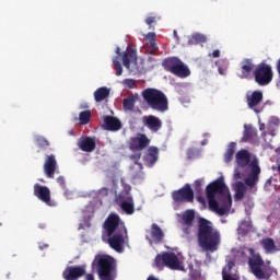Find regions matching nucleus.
Here are the masks:
<instances>
[{"mask_svg":"<svg viewBox=\"0 0 280 280\" xmlns=\"http://www.w3.org/2000/svg\"><path fill=\"white\" fill-rule=\"evenodd\" d=\"M120 209L127 213V215H132L135 213V201L131 199L130 201H124L122 203H119Z\"/></svg>","mask_w":280,"mask_h":280,"instance_id":"2f4dec72","label":"nucleus"},{"mask_svg":"<svg viewBox=\"0 0 280 280\" xmlns=\"http://www.w3.org/2000/svg\"><path fill=\"white\" fill-rule=\"evenodd\" d=\"M209 208L219 215H226L233 206L231 191L223 178H218L206 187Z\"/></svg>","mask_w":280,"mask_h":280,"instance_id":"f257e3e1","label":"nucleus"},{"mask_svg":"<svg viewBox=\"0 0 280 280\" xmlns=\"http://www.w3.org/2000/svg\"><path fill=\"white\" fill-rule=\"evenodd\" d=\"M259 174H261V168L259 167V165H257V163L253 162L252 163V173L249 174V176L259 178Z\"/></svg>","mask_w":280,"mask_h":280,"instance_id":"ea45409f","label":"nucleus"},{"mask_svg":"<svg viewBox=\"0 0 280 280\" xmlns=\"http://www.w3.org/2000/svg\"><path fill=\"white\" fill-rule=\"evenodd\" d=\"M85 279H86V280H95V277L93 276V273H88V275L85 276Z\"/></svg>","mask_w":280,"mask_h":280,"instance_id":"603ef678","label":"nucleus"},{"mask_svg":"<svg viewBox=\"0 0 280 280\" xmlns=\"http://www.w3.org/2000/svg\"><path fill=\"white\" fill-rule=\"evenodd\" d=\"M212 58H220V49L213 50Z\"/></svg>","mask_w":280,"mask_h":280,"instance_id":"3c124183","label":"nucleus"},{"mask_svg":"<svg viewBox=\"0 0 280 280\" xmlns=\"http://www.w3.org/2000/svg\"><path fill=\"white\" fill-rule=\"evenodd\" d=\"M246 102L248 108L255 110V113H259V110H257L256 108L257 106H259V104H261V102H264V92L256 90L252 94H247Z\"/></svg>","mask_w":280,"mask_h":280,"instance_id":"dca6fc26","label":"nucleus"},{"mask_svg":"<svg viewBox=\"0 0 280 280\" xmlns=\"http://www.w3.org/2000/svg\"><path fill=\"white\" fill-rule=\"evenodd\" d=\"M141 97L151 110H156V113H167L170 110V101H167L165 93L159 89H144L141 92Z\"/></svg>","mask_w":280,"mask_h":280,"instance_id":"39448f33","label":"nucleus"},{"mask_svg":"<svg viewBox=\"0 0 280 280\" xmlns=\"http://www.w3.org/2000/svg\"><path fill=\"white\" fill-rule=\"evenodd\" d=\"M128 145L132 152H141V150H145L150 145V138L144 133H137L130 138Z\"/></svg>","mask_w":280,"mask_h":280,"instance_id":"9b49d317","label":"nucleus"},{"mask_svg":"<svg viewBox=\"0 0 280 280\" xmlns=\"http://www.w3.org/2000/svg\"><path fill=\"white\" fill-rule=\"evenodd\" d=\"M155 266L160 270L163 268H170L171 270H180V260H178V256L172 252H164L163 254H158L155 256Z\"/></svg>","mask_w":280,"mask_h":280,"instance_id":"6e6552de","label":"nucleus"},{"mask_svg":"<svg viewBox=\"0 0 280 280\" xmlns=\"http://www.w3.org/2000/svg\"><path fill=\"white\" fill-rule=\"evenodd\" d=\"M103 121L105 130H112L115 132L121 129V121L113 116H105Z\"/></svg>","mask_w":280,"mask_h":280,"instance_id":"412c9836","label":"nucleus"},{"mask_svg":"<svg viewBox=\"0 0 280 280\" xmlns=\"http://www.w3.org/2000/svg\"><path fill=\"white\" fill-rule=\"evenodd\" d=\"M165 71L173 73L177 78H189L191 70L178 57H168L162 61Z\"/></svg>","mask_w":280,"mask_h":280,"instance_id":"423d86ee","label":"nucleus"},{"mask_svg":"<svg viewBox=\"0 0 280 280\" xmlns=\"http://www.w3.org/2000/svg\"><path fill=\"white\" fill-rule=\"evenodd\" d=\"M110 189L103 187L98 190L100 196H108Z\"/></svg>","mask_w":280,"mask_h":280,"instance_id":"09e8293b","label":"nucleus"},{"mask_svg":"<svg viewBox=\"0 0 280 280\" xmlns=\"http://www.w3.org/2000/svg\"><path fill=\"white\" fill-rule=\"evenodd\" d=\"M110 95V90L106 86L98 88L94 92V100L95 102H104Z\"/></svg>","mask_w":280,"mask_h":280,"instance_id":"c85d7f7f","label":"nucleus"},{"mask_svg":"<svg viewBox=\"0 0 280 280\" xmlns=\"http://www.w3.org/2000/svg\"><path fill=\"white\" fill-rule=\"evenodd\" d=\"M174 36L175 38H178V33L176 31H174Z\"/></svg>","mask_w":280,"mask_h":280,"instance_id":"bf43d9fd","label":"nucleus"},{"mask_svg":"<svg viewBox=\"0 0 280 280\" xmlns=\"http://www.w3.org/2000/svg\"><path fill=\"white\" fill-rule=\"evenodd\" d=\"M267 185H272V179L271 178L267 179Z\"/></svg>","mask_w":280,"mask_h":280,"instance_id":"13d9d810","label":"nucleus"},{"mask_svg":"<svg viewBox=\"0 0 280 280\" xmlns=\"http://www.w3.org/2000/svg\"><path fill=\"white\" fill-rule=\"evenodd\" d=\"M137 102H139V94L137 93L124 98L122 101L124 110H135V104H137Z\"/></svg>","mask_w":280,"mask_h":280,"instance_id":"a878e982","label":"nucleus"},{"mask_svg":"<svg viewBox=\"0 0 280 280\" xmlns=\"http://www.w3.org/2000/svg\"><path fill=\"white\" fill-rule=\"evenodd\" d=\"M86 275L85 266H69L62 271L65 280H78Z\"/></svg>","mask_w":280,"mask_h":280,"instance_id":"ddd939ff","label":"nucleus"},{"mask_svg":"<svg viewBox=\"0 0 280 280\" xmlns=\"http://www.w3.org/2000/svg\"><path fill=\"white\" fill-rule=\"evenodd\" d=\"M235 150H237V143L230 142L228 144L226 151L224 153V162L225 163H231V161H233V156H235Z\"/></svg>","mask_w":280,"mask_h":280,"instance_id":"c756f323","label":"nucleus"},{"mask_svg":"<svg viewBox=\"0 0 280 280\" xmlns=\"http://www.w3.org/2000/svg\"><path fill=\"white\" fill-rule=\"evenodd\" d=\"M151 237L155 244H161V242H163V237H165L163 230H161L156 223L151 225Z\"/></svg>","mask_w":280,"mask_h":280,"instance_id":"b1692460","label":"nucleus"},{"mask_svg":"<svg viewBox=\"0 0 280 280\" xmlns=\"http://www.w3.org/2000/svg\"><path fill=\"white\" fill-rule=\"evenodd\" d=\"M235 163L238 167H247L250 164V152L246 149L240 150L235 154Z\"/></svg>","mask_w":280,"mask_h":280,"instance_id":"6ab92c4d","label":"nucleus"},{"mask_svg":"<svg viewBox=\"0 0 280 280\" xmlns=\"http://www.w3.org/2000/svg\"><path fill=\"white\" fill-rule=\"evenodd\" d=\"M194 220H196V212L194 210H186L182 215L183 226H194Z\"/></svg>","mask_w":280,"mask_h":280,"instance_id":"cd10ccee","label":"nucleus"},{"mask_svg":"<svg viewBox=\"0 0 280 280\" xmlns=\"http://www.w3.org/2000/svg\"><path fill=\"white\" fill-rule=\"evenodd\" d=\"M106 235L107 244L116 250L122 253L124 246L128 242V229L126 223L119 218L117 213H110L103 223V237Z\"/></svg>","mask_w":280,"mask_h":280,"instance_id":"f03ea898","label":"nucleus"},{"mask_svg":"<svg viewBox=\"0 0 280 280\" xmlns=\"http://www.w3.org/2000/svg\"><path fill=\"white\" fill-rule=\"evenodd\" d=\"M172 199L177 203L194 202V189H191L189 184H186L184 187L172 192Z\"/></svg>","mask_w":280,"mask_h":280,"instance_id":"9d476101","label":"nucleus"},{"mask_svg":"<svg viewBox=\"0 0 280 280\" xmlns=\"http://www.w3.org/2000/svg\"><path fill=\"white\" fill-rule=\"evenodd\" d=\"M145 37L148 38L149 43H152V40H156V33H148Z\"/></svg>","mask_w":280,"mask_h":280,"instance_id":"de8ad7c7","label":"nucleus"},{"mask_svg":"<svg viewBox=\"0 0 280 280\" xmlns=\"http://www.w3.org/2000/svg\"><path fill=\"white\" fill-rule=\"evenodd\" d=\"M191 229H194V225H183V233L186 235V237L191 235Z\"/></svg>","mask_w":280,"mask_h":280,"instance_id":"79ce46f5","label":"nucleus"},{"mask_svg":"<svg viewBox=\"0 0 280 280\" xmlns=\"http://www.w3.org/2000/svg\"><path fill=\"white\" fill-rule=\"evenodd\" d=\"M234 200H244V197L246 196V192L248 191V188L246 187V184L243 182H236L234 184Z\"/></svg>","mask_w":280,"mask_h":280,"instance_id":"5701e85b","label":"nucleus"},{"mask_svg":"<svg viewBox=\"0 0 280 280\" xmlns=\"http://www.w3.org/2000/svg\"><path fill=\"white\" fill-rule=\"evenodd\" d=\"M242 179V173H240L237 170L234 173V180H240Z\"/></svg>","mask_w":280,"mask_h":280,"instance_id":"8fccbe9b","label":"nucleus"},{"mask_svg":"<svg viewBox=\"0 0 280 280\" xmlns=\"http://www.w3.org/2000/svg\"><path fill=\"white\" fill-rule=\"evenodd\" d=\"M189 45H198V43H207V37L202 34H194L189 39Z\"/></svg>","mask_w":280,"mask_h":280,"instance_id":"72a5a7b5","label":"nucleus"},{"mask_svg":"<svg viewBox=\"0 0 280 280\" xmlns=\"http://www.w3.org/2000/svg\"><path fill=\"white\" fill-rule=\"evenodd\" d=\"M257 139V129L253 128L252 126L245 127L244 133H243V141L245 143H253Z\"/></svg>","mask_w":280,"mask_h":280,"instance_id":"bb28decb","label":"nucleus"},{"mask_svg":"<svg viewBox=\"0 0 280 280\" xmlns=\"http://www.w3.org/2000/svg\"><path fill=\"white\" fill-rule=\"evenodd\" d=\"M79 148L82 150V152H93L96 148L95 138L94 137H84L79 142Z\"/></svg>","mask_w":280,"mask_h":280,"instance_id":"4be33fe9","label":"nucleus"},{"mask_svg":"<svg viewBox=\"0 0 280 280\" xmlns=\"http://www.w3.org/2000/svg\"><path fill=\"white\" fill-rule=\"evenodd\" d=\"M34 196L42 200V202H45V205H51V190H49V187L35 184Z\"/></svg>","mask_w":280,"mask_h":280,"instance_id":"4468645a","label":"nucleus"},{"mask_svg":"<svg viewBox=\"0 0 280 280\" xmlns=\"http://www.w3.org/2000/svg\"><path fill=\"white\" fill-rule=\"evenodd\" d=\"M56 170H58V161H56V155H46V160L44 162V174L47 176V178H54L56 175Z\"/></svg>","mask_w":280,"mask_h":280,"instance_id":"2eb2a0df","label":"nucleus"},{"mask_svg":"<svg viewBox=\"0 0 280 280\" xmlns=\"http://www.w3.org/2000/svg\"><path fill=\"white\" fill-rule=\"evenodd\" d=\"M79 121L81 126H86L91 121V110H83L79 115Z\"/></svg>","mask_w":280,"mask_h":280,"instance_id":"473e14b6","label":"nucleus"},{"mask_svg":"<svg viewBox=\"0 0 280 280\" xmlns=\"http://www.w3.org/2000/svg\"><path fill=\"white\" fill-rule=\"evenodd\" d=\"M247 253L252 256L248 258V266L255 276L256 279H269L270 276L266 275L264 270L261 269V266H264V259L259 254H255V249L253 247L245 248Z\"/></svg>","mask_w":280,"mask_h":280,"instance_id":"1a4fd4ad","label":"nucleus"},{"mask_svg":"<svg viewBox=\"0 0 280 280\" xmlns=\"http://www.w3.org/2000/svg\"><path fill=\"white\" fill-rule=\"evenodd\" d=\"M114 69L116 71V75L119 77L124 73V67H121V62H119V57H115L113 59Z\"/></svg>","mask_w":280,"mask_h":280,"instance_id":"c9c22d12","label":"nucleus"},{"mask_svg":"<svg viewBox=\"0 0 280 280\" xmlns=\"http://www.w3.org/2000/svg\"><path fill=\"white\" fill-rule=\"evenodd\" d=\"M159 161V148L149 147L147 154L144 156V163L148 167H153V165Z\"/></svg>","mask_w":280,"mask_h":280,"instance_id":"aec40b11","label":"nucleus"},{"mask_svg":"<svg viewBox=\"0 0 280 280\" xmlns=\"http://www.w3.org/2000/svg\"><path fill=\"white\" fill-rule=\"evenodd\" d=\"M228 266H229V269L231 270V268H233V266H235V264L233 261H230Z\"/></svg>","mask_w":280,"mask_h":280,"instance_id":"5fc2aeb1","label":"nucleus"},{"mask_svg":"<svg viewBox=\"0 0 280 280\" xmlns=\"http://www.w3.org/2000/svg\"><path fill=\"white\" fill-rule=\"evenodd\" d=\"M253 71H255V63H253V59H245L242 62L240 78L242 80H250V74Z\"/></svg>","mask_w":280,"mask_h":280,"instance_id":"a211bd4d","label":"nucleus"},{"mask_svg":"<svg viewBox=\"0 0 280 280\" xmlns=\"http://www.w3.org/2000/svg\"><path fill=\"white\" fill-rule=\"evenodd\" d=\"M130 186H126L117 196H116V202L118 205H121L122 202H131L132 195H130Z\"/></svg>","mask_w":280,"mask_h":280,"instance_id":"393cba45","label":"nucleus"},{"mask_svg":"<svg viewBox=\"0 0 280 280\" xmlns=\"http://www.w3.org/2000/svg\"><path fill=\"white\" fill-rule=\"evenodd\" d=\"M143 122L151 132H159V130L163 128V122L154 115L144 117Z\"/></svg>","mask_w":280,"mask_h":280,"instance_id":"f3484780","label":"nucleus"},{"mask_svg":"<svg viewBox=\"0 0 280 280\" xmlns=\"http://www.w3.org/2000/svg\"><path fill=\"white\" fill-rule=\"evenodd\" d=\"M149 49L151 54H156L159 51V46L156 45V39L149 42Z\"/></svg>","mask_w":280,"mask_h":280,"instance_id":"a19ab883","label":"nucleus"},{"mask_svg":"<svg viewBox=\"0 0 280 280\" xmlns=\"http://www.w3.org/2000/svg\"><path fill=\"white\" fill-rule=\"evenodd\" d=\"M122 85L125 89H137V80L125 79V80H122Z\"/></svg>","mask_w":280,"mask_h":280,"instance_id":"e433bc0d","label":"nucleus"},{"mask_svg":"<svg viewBox=\"0 0 280 280\" xmlns=\"http://www.w3.org/2000/svg\"><path fill=\"white\" fill-rule=\"evenodd\" d=\"M228 65H229V62H226V60H224V59H220V60L215 61V66L218 67V71H219L220 75H224L226 73Z\"/></svg>","mask_w":280,"mask_h":280,"instance_id":"f704fd0d","label":"nucleus"},{"mask_svg":"<svg viewBox=\"0 0 280 280\" xmlns=\"http://www.w3.org/2000/svg\"><path fill=\"white\" fill-rule=\"evenodd\" d=\"M36 144L38 145V148L47 150V148H49V140H46L44 137H38L36 139Z\"/></svg>","mask_w":280,"mask_h":280,"instance_id":"4c0bfd02","label":"nucleus"},{"mask_svg":"<svg viewBox=\"0 0 280 280\" xmlns=\"http://www.w3.org/2000/svg\"><path fill=\"white\" fill-rule=\"evenodd\" d=\"M122 65L130 73L137 69V50L135 48L127 47L122 54Z\"/></svg>","mask_w":280,"mask_h":280,"instance_id":"f8f14e48","label":"nucleus"},{"mask_svg":"<svg viewBox=\"0 0 280 280\" xmlns=\"http://www.w3.org/2000/svg\"><path fill=\"white\" fill-rule=\"evenodd\" d=\"M147 280H159L154 276H150Z\"/></svg>","mask_w":280,"mask_h":280,"instance_id":"4d7b16f0","label":"nucleus"},{"mask_svg":"<svg viewBox=\"0 0 280 280\" xmlns=\"http://www.w3.org/2000/svg\"><path fill=\"white\" fill-rule=\"evenodd\" d=\"M92 268L96 270L100 280L117 279V260L113 256L106 254L95 255Z\"/></svg>","mask_w":280,"mask_h":280,"instance_id":"20e7f679","label":"nucleus"},{"mask_svg":"<svg viewBox=\"0 0 280 280\" xmlns=\"http://www.w3.org/2000/svg\"><path fill=\"white\" fill-rule=\"evenodd\" d=\"M116 54H117V56H121V48L117 47L116 48Z\"/></svg>","mask_w":280,"mask_h":280,"instance_id":"864d4df0","label":"nucleus"},{"mask_svg":"<svg viewBox=\"0 0 280 280\" xmlns=\"http://www.w3.org/2000/svg\"><path fill=\"white\" fill-rule=\"evenodd\" d=\"M257 183H259V177H255L253 175H248V177L245 179V185H247V187H255Z\"/></svg>","mask_w":280,"mask_h":280,"instance_id":"58836bf2","label":"nucleus"},{"mask_svg":"<svg viewBox=\"0 0 280 280\" xmlns=\"http://www.w3.org/2000/svg\"><path fill=\"white\" fill-rule=\"evenodd\" d=\"M57 183H58V185H60V187H61L62 189H66V188H67V182H66V179H65L63 176H59V177L57 178Z\"/></svg>","mask_w":280,"mask_h":280,"instance_id":"37998d69","label":"nucleus"},{"mask_svg":"<svg viewBox=\"0 0 280 280\" xmlns=\"http://www.w3.org/2000/svg\"><path fill=\"white\" fill-rule=\"evenodd\" d=\"M198 244L203 250H210L215 253L218 246H220L221 236L220 232L213 228L211 221L199 218L198 220V232H197Z\"/></svg>","mask_w":280,"mask_h":280,"instance_id":"7ed1b4c3","label":"nucleus"},{"mask_svg":"<svg viewBox=\"0 0 280 280\" xmlns=\"http://www.w3.org/2000/svg\"><path fill=\"white\" fill-rule=\"evenodd\" d=\"M254 80L258 86H268L275 78V72L272 71V66L260 62L253 71Z\"/></svg>","mask_w":280,"mask_h":280,"instance_id":"0eeeda50","label":"nucleus"},{"mask_svg":"<svg viewBox=\"0 0 280 280\" xmlns=\"http://www.w3.org/2000/svg\"><path fill=\"white\" fill-rule=\"evenodd\" d=\"M262 248L266 253H275L277 250V245L275 244V240L268 237L261 241Z\"/></svg>","mask_w":280,"mask_h":280,"instance_id":"7c9ffc66","label":"nucleus"},{"mask_svg":"<svg viewBox=\"0 0 280 280\" xmlns=\"http://www.w3.org/2000/svg\"><path fill=\"white\" fill-rule=\"evenodd\" d=\"M195 189L198 194H200V191H202V180L201 179H197L195 182Z\"/></svg>","mask_w":280,"mask_h":280,"instance_id":"c03bdc74","label":"nucleus"},{"mask_svg":"<svg viewBox=\"0 0 280 280\" xmlns=\"http://www.w3.org/2000/svg\"><path fill=\"white\" fill-rule=\"evenodd\" d=\"M259 130H261V131L266 130V125H264V124L260 125Z\"/></svg>","mask_w":280,"mask_h":280,"instance_id":"6e6d98bb","label":"nucleus"},{"mask_svg":"<svg viewBox=\"0 0 280 280\" xmlns=\"http://www.w3.org/2000/svg\"><path fill=\"white\" fill-rule=\"evenodd\" d=\"M145 23H147V25H149V27H152V23H156V16L147 18Z\"/></svg>","mask_w":280,"mask_h":280,"instance_id":"49530a36","label":"nucleus"},{"mask_svg":"<svg viewBox=\"0 0 280 280\" xmlns=\"http://www.w3.org/2000/svg\"><path fill=\"white\" fill-rule=\"evenodd\" d=\"M130 159H131V161H133L135 163H139L140 159H141V151H139V152L132 154V155L130 156Z\"/></svg>","mask_w":280,"mask_h":280,"instance_id":"a18cd8bd","label":"nucleus"}]
</instances>
